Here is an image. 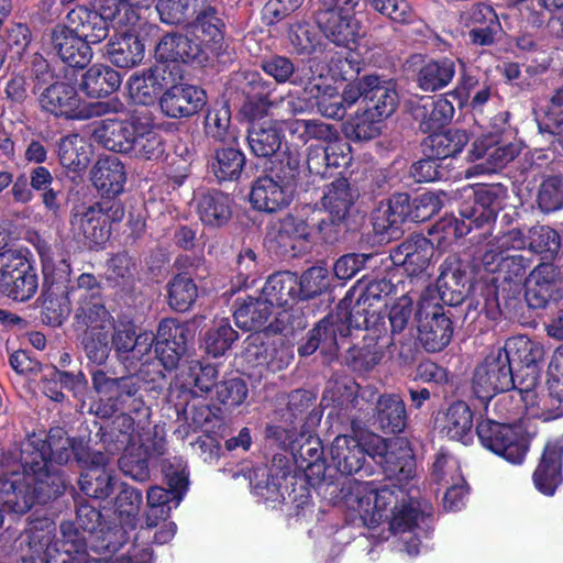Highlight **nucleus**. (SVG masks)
<instances>
[{
	"label": "nucleus",
	"mask_w": 563,
	"mask_h": 563,
	"mask_svg": "<svg viewBox=\"0 0 563 563\" xmlns=\"http://www.w3.org/2000/svg\"><path fill=\"white\" fill-rule=\"evenodd\" d=\"M340 494L344 507L357 514L368 528H374L388 519L389 507V527L394 533L422 530L430 514L427 504L422 505L408 497L399 488L378 486L374 482L349 479L343 484Z\"/></svg>",
	"instance_id": "obj_1"
},
{
	"label": "nucleus",
	"mask_w": 563,
	"mask_h": 563,
	"mask_svg": "<svg viewBox=\"0 0 563 563\" xmlns=\"http://www.w3.org/2000/svg\"><path fill=\"white\" fill-rule=\"evenodd\" d=\"M45 448L42 442L25 441L19 461L5 471L0 468V501L8 511L23 515L64 492L66 481L45 467Z\"/></svg>",
	"instance_id": "obj_2"
},
{
	"label": "nucleus",
	"mask_w": 563,
	"mask_h": 563,
	"mask_svg": "<svg viewBox=\"0 0 563 563\" xmlns=\"http://www.w3.org/2000/svg\"><path fill=\"white\" fill-rule=\"evenodd\" d=\"M330 454L336 470L346 475L365 468L366 455L382 467L388 478L399 483L411 478L415 473L411 450L400 438L385 440L373 434L362 444L354 437L342 434L333 440Z\"/></svg>",
	"instance_id": "obj_3"
},
{
	"label": "nucleus",
	"mask_w": 563,
	"mask_h": 563,
	"mask_svg": "<svg viewBox=\"0 0 563 563\" xmlns=\"http://www.w3.org/2000/svg\"><path fill=\"white\" fill-rule=\"evenodd\" d=\"M102 288L99 280L92 274L84 273L77 280L76 286L60 297L56 313L49 317V322L60 324L70 312L71 302H76L75 319L86 330L111 329L113 317L104 307Z\"/></svg>",
	"instance_id": "obj_4"
},
{
	"label": "nucleus",
	"mask_w": 563,
	"mask_h": 563,
	"mask_svg": "<svg viewBox=\"0 0 563 563\" xmlns=\"http://www.w3.org/2000/svg\"><path fill=\"white\" fill-rule=\"evenodd\" d=\"M92 385L99 396L96 413L106 418L112 416L115 411L133 413L140 422L148 421L151 412L145 405L141 394V382L139 378L129 376L112 378L103 371L92 373Z\"/></svg>",
	"instance_id": "obj_5"
},
{
	"label": "nucleus",
	"mask_w": 563,
	"mask_h": 563,
	"mask_svg": "<svg viewBox=\"0 0 563 563\" xmlns=\"http://www.w3.org/2000/svg\"><path fill=\"white\" fill-rule=\"evenodd\" d=\"M168 489L162 486H151L146 493L145 523L140 529L142 537H150L151 530L158 525L159 519H167L172 509L181 503L188 486L186 464L180 457L166 460L162 466Z\"/></svg>",
	"instance_id": "obj_6"
},
{
	"label": "nucleus",
	"mask_w": 563,
	"mask_h": 563,
	"mask_svg": "<svg viewBox=\"0 0 563 563\" xmlns=\"http://www.w3.org/2000/svg\"><path fill=\"white\" fill-rule=\"evenodd\" d=\"M124 218L121 201L103 199L90 206H77L71 211L73 238L89 247L103 245L111 234V224Z\"/></svg>",
	"instance_id": "obj_7"
},
{
	"label": "nucleus",
	"mask_w": 563,
	"mask_h": 563,
	"mask_svg": "<svg viewBox=\"0 0 563 563\" xmlns=\"http://www.w3.org/2000/svg\"><path fill=\"white\" fill-rule=\"evenodd\" d=\"M515 385L507 352L503 346L492 349L474 372L473 390L476 397L487 401L498 393L512 389Z\"/></svg>",
	"instance_id": "obj_8"
},
{
	"label": "nucleus",
	"mask_w": 563,
	"mask_h": 563,
	"mask_svg": "<svg viewBox=\"0 0 563 563\" xmlns=\"http://www.w3.org/2000/svg\"><path fill=\"white\" fill-rule=\"evenodd\" d=\"M471 196L462 203L460 208L461 219L450 217L441 221V227L448 234L455 238L466 235L473 227L483 228L489 225L496 219L494 203L496 195L488 188L478 190L467 189Z\"/></svg>",
	"instance_id": "obj_9"
},
{
	"label": "nucleus",
	"mask_w": 563,
	"mask_h": 563,
	"mask_svg": "<svg viewBox=\"0 0 563 563\" xmlns=\"http://www.w3.org/2000/svg\"><path fill=\"white\" fill-rule=\"evenodd\" d=\"M477 435L482 444L512 464H521L526 457L529 440L519 428L485 420L477 426Z\"/></svg>",
	"instance_id": "obj_10"
},
{
	"label": "nucleus",
	"mask_w": 563,
	"mask_h": 563,
	"mask_svg": "<svg viewBox=\"0 0 563 563\" xmlns=\"http://www.w3.org/2000/svg\"><path fill=\"white\" fill-rule=\"evenodd\" d=\"M296 187V172L282 176H263L254 180L250 191V203L258 211L273 213L286 208L294 196Z\"/></svg>",
	"instance_id": "obj_11"
},
{
	"label": "nucleus",
	"mask_w": 563,
	"mask_h": 563,
	"mask_svg": "<svg viewBox=\"0 0 563 563\" xmlns=\"http://www.w3.org/2000/svg\"><path fill=\"white\" fill-rule=\"evenodd\" d=\"M183 74L179 64H155L131 75L128 80L129 95L136 103L152 104L170 84L181 80Z\"/></svg>",
	"instance_id": "obj_12"
},
{
	"label": "nucleus",
	"mask_w": 563,
	"mask_h": 563,
	"mask_svg": "<svg viewBox=\"0 0 563 563\" xmlns=\"http://www.w3.org/2000/svg\"><path fill=\"white\" fill-rule=\"evenodd\" d=\"M38 254L42 261L44 278L43 307L44 310L52 311L54 316L57 305L60 302V297L66 296L73 287V285L68 286L71 268L68 260L62 254H55L49 246H40Z\"/></svg>",
	"instance_id": "obj_13"
},
{
	"label": "nucleus",
	"mask_w": 563,
	"mask_h": 563,
	"mask_svg": "<svg viewBox=\"0 0 563 563\" xmlns=\"http://www.w3.org/2000/svg\"><path fill=\"white\" fill-rule=\"evenodd\" d=\"M73 525V538H76L75 531L79 536H85L88 548L115 549L124 539L122 528H101V514L95 507L88 504H80L77 507L76 521L65 522Z\"/></svg>",
	"instance_id": "obj_14"
},
{
	"label": "nucleus",
	"mask_w": 563,
	"mask_h": 563,
	"mask_svg": "<svg viewBox=\"0 0 563 563\" xmlns=\"http://www.w3.org/2000/svg\"><path fill=\"white\" fill-rule=\"evenodd\" d=\"M194 339V331L188 323H179L174 319L159 322L155 353L165 369L177 367L181 356L187 351V344Z\"/></svg>",
	"instance_id": "obj_15"
},
{
	"label": "nucleus",
	"mask_w": 563,
	"mask_h": 563,
	"mask_svg": "<svg viewBox=\"0 0 563 563\" xmlns=\"http://www.w3.org/2000/svg\"><path fill=\"white\" fill-rule=\"evenodd\" d=\"M41 108L59 118L82 120L90 115V110L79 97L75 86L57 81L45 88L38 98Z\"/></svg>",
	"instance_id": "obj_16"
},
{
	"label": "nucleus",
	"mask_w": 563,
	"mask_h": 563,
	"mask_svg": "<svg viewBox=\"0 0 563 563\" xmlns=\"http://www.w3.org/2000/svg\"><path fill=\"white\" fill-rule=\"evenodd\" d=\"M56 527L49 519L32 520L14 542V549L23 562L44 563L54 550Z\"/></svg>",
	"instance_id": "obj_17"
},
{
	"label": "nucleus",
	"mask_w": 563,
	"mask_h": 563,
	"mask_svg": "<svg viewBox=\"0 0 563 563\" xmlns=\"http://www.w3.org/2000/svg\"><path fill=\"white\" fill-rule=\"evenodd\" d=\"M207 96L201 88L188 84H170L159 98L162 112L173 119L188 118L201 110Z\"/></svg>",
	"instance_id": "obj_18"
},
{
	"label": "nucleus",
	"mask_w": 563,
	"mask_h": 563,
	"mask_svg": "<svg viewBox=\"0 0 563 563\" xmlns=\"http://www.w3.org/2000/svg\"><path fill=\"white\" fill-rule=\"evenodd\" d=\"M353 289L340 301L336 314H331L322 319L314 328V335L320 343V352L333 360L340 345V340L346 338L353 325L346 319L350 312V306L353 301ZM354 329H356L354 327Z\"/></svg>",
	"instance_id": "obj_19"
},
{
	"label": "nucleus",
	"mask_w": 563,
	"mask_h": 563,
	"mask_svg": "<svg viewBox=\"0 0 563 563\" xmlns=\"http://www.w3.org/2000/svg\"><path fill=\"white\" fill-rule=\"evenodd\" d=\"M419 341L428 352H439L451 341V320L440 306L421 305L418 311Z\"/></svg>",
	"instance_id": "obj_20"
},
{
	"label": "nucleus",
	"mask_w": 563,
	"mask_h": 563,
	"mask_svg": "<svg viewBox=\"0 0 563 563\" xmlns=\"http://www.w3.org/2000/svg\"><path fill=\"white\" fill-rule=\"evenodd\" d=\"M433 253V244L428 239L413 235L394 249L390 258L395 265L402 266L409 276H429Z\"/></svg>",
	"instance_id": "obj_21"
},
{
	"label": "nucleus",
	"mask_w": 563,
	"mask_h": 563,
	"mask_svg": "<svg viewBox=\"0 0 563 563\" xmlns=\"http://www.w3.org/2000/svg\"><path fill=\"white\" fill-rule=\"evenodd\" d=\"M117 483L114 471L109 467V457L100 452L91 455V466L79 478L80 490L96 499L108 498Z\"/></svg>",
	"instance_id": "obj_22"
},
{
	"label": "nucleus",
	"mask_w": 563,
	"mask_h": 563,
	"mask_svg": "<svg viewBox=\"0 0 563 563\" xmlns=\"http://www.w3.org/2000/svg\"><path fill=\"white\" fill-rule=\"evenodd\" d=\"M110 14L109 11H104L101 3L99 11L84 7L76 8L67 14V20L69 27L89 45V43H100L108 36Z\"/></svg>",
	"instance_id": "obj_23"
},
{
	"label": "nucleus",
	"mask_w": 563,
	"mask_h": 563,
	"mask_svg": "<svg viewBox=\"0 0 563 563\" xmlns=\"http://www.w3.org/2000/svg\"><path fill=\"white\" fill-rule=\"evenodd\" d=\"M317 21L323 35L338 46L350 47L361 36L360 22L352 11L319 12Z\"/></svg>",
	"instance_id": "obj_24"
},
{
	"label": "nucleus",
	"mask_w": 563,
	"mask_h": 563,
	"mask_svg": "<svg viewBox=\"0 0 563 563\" xmlns=\"http://www.w3.org/2000/svg\"><path fill=\"white\" fill-rule=\"evenodd\" d=\"M201 49L194 43L188 30L186 34L170 33L164 35L155 48L156 64H181L196 62L205 63L201 56Z\"/></svg>",
	"instance_id": "obj_25"
},
{
	"label": "nucleus",
	"mask_w": 563,
	"mask_h": 563,
	"mask_svg": "<svg viewBox=\"0 0 563 563\" xmlns=\"http://www.w3.org/2000/svg\"><path fill=\"white\" fill-rule=\"evenodd\" d=\"M393 289L394 285L385 278L368 283L360 291L354 306L349 309L350 312L346 319L350 324L356 329L367 328L369 318L376 314V310L373 309L375 302L379 301L382 297L389 295Z\"/></svg>",
	"instance_id": "obj_26"
},
{
	"label": "nucleus",
	"mask_w": 563,
	"mask_h": 563,
	"mask_svg": "<svg viewBox=\"0 0 563 563\" xmlns=\"http://www.w3.org/2000/svg\"><path fill=\"white\" fill-rule=\"evenodd\" d=\"M222 22L214 10L209 9L197 16L196 22L188 29V32L200 48L203 60L216 54L221 48L223 41Z\"/></svg>",
	"instance_id": "obj_27"
},
{
	"label": "nucleus",
	"mask_w": 563,
	"mask_h": 563,
	"mask_svg": "<svg viewBox=\"0 0 563 563\" xmlns=\"http://www.w3.org/2000/svg\"><path fill=\"white\" fill-rule=\"evenodd\" d=\"M135 131L129 154L136 158L158 159L165 148L161 133L147 114H135Z\"/></svg>",
	"instance_id": "obj_28"
},
{
	"label": "nucleus",
	"mask_w": 563,
	"mask_h": 563,
	"mask_svg": "<svg viewBox=\"0 0 563 563\" xmlns=\"http://www.w3.org/2000/svg\"><path fill=\"white\" fill-rule=\"evenodd\" d=\"M52 44L60 59L71 67H84L91 58L90 46L69 26H57L52 34Z\"/></svg>",
	"instance_id": "obj_29"
},
{
	"label": "nucleus",
	"mask_w": 563,
	"mask_h": 563,
	"mask_svg": "<svg viewBox=\"0 0 563 563\" xmlns=\"http://www.w3.org/2000/svg\"><path fill=\"white\" fill-rule=\"evenodd\" d=\"M91 181L103 196H118L126 181L124 165L117 156L100 157L91 169Z\"/></svg>",
	"instance_id": "obj_30"
},
{
	"label": "nucleus",
	"mask_w": 563,
	"mask_h": 563,
	"mask_svg": "<svg viewBox=\"0 0 563 563\" xmlns=\"http://www.w3.org/2000/svg\"><path fill=\"white\" fill-rule=\"evenodd\" d=\"M135 125V114L128 121L104 119L96 128L95 137L109 151L129 154Z\"/></svg>",
	"instance_id": "obj_31"
},
{
	"label": "nucleus",
	"mask_w": 563,
	"mask_h": 563,
	"mask_svg": "<svg viewBox=\"0 0 563 563\" xmlns=\"http://www.w3.org/2000/svg\"><path fill=\"white\" fill-rule=\"evenodd\" d=\"M456 74V63L449 57L422 60L416 80L420 89L434 92L448 87Z\"/></svg>",
	"instance_id": "obj_32"
},
{
	"label": "nucleus",
	"mask_w": 563,
	"mask_h": 563,
	"mask_svg": "<svg viewBox=\"0 0 563 563\" xmlns=\"http://www.w3.org/2000/svg\"><path fill=\"white\" fill-rule=\"evenodd\" d=\"M368 90L365 95V109L376 118L387 119L398 106V93L391 80H384L378 76L369 75L366 84Z\"/></svg>",
	"instance_id": "obj_33"
},
{
	"label": "nucleus",
	"mask_w": 563,
	"mask_h": 563,
	"mask_svg": "<svg viewBox=\"0 0 563 563\" xmlns=\"http://www.w3.org/2000/svg\"><path fill=\"white\" fill-rule=\"evenodd\" d=\"M440 432L464 445L473 441V412L464 401L452 404L439 420Z\"/></svg>",
	"instance_id": "obj_34"
},
{
	"label": "nucleus",
	"mask_w": 563,
	"mask_h": 563,
	"mask_svg": "<svg viewBox=\"0 0 563 563\" xmlns=\"http://www.w3.org/2000/svg\"><path fill=\"white\" fill-rule=\"evenodd\" d=\"M561 468L562 448L558 444H548L533 473L536 488L544 495H553L562 482Z\"/></svg>",
	"instance_id": "obj_35"
},
{
	"label": "nucleus",
	"mask_w": 563,
	"mask_h": 563,
	"mask_svg": "<svg viewBox=\"0 0 563 563\" xmlns=\"http://www.w3.org/2000/svg\"><path fill=\"white\" fill-rule=\"evenodd\" d=\"M303 92L323 117L330 119L344 117L345 108L336 88L327 84L322 77L308 80L305 84Z\"/></svg>",
	"instance_id": "obj_36"
},
{
	"label": "nucleus",
	"mask_w": 563,
	"mask_h": 563,
	"mask_svg": "<svg viewBox=\"0 0 563 563\" xmlns=\"http://www.w3.org/2000/svg\"><path fill=\"white\" fill-rule=\"evenodd\" d=\"M231 198L219 190H208L197 198V212L205 225L220 228L232 216Z\"/></svg>",
	"instance_id": "obj_37"
},
{
	"label": "nucleus",
	"mask_w": 563,
	"mask_h": 563,
	"mask_svg": "<svg viewBox=\"0 0 563 563\" xmlns=\"http://www.w3.org/2000/svg\"><path fill=\"white\" fill-rule=\"evenodd\" d=\"M283 134L277 121L265 119L251 123L247 143L252 153L258 157H269L282 146Z\"/></svg>",
	"instance_id": "obj_38"
},
{
	"label": "nucleus",
	"mask_w": 563,
	"mask_h": 563,
	"mask_svg": "<svg viewBox=\"0 0 563 563\" xmlns=\"http://www.w3.org/2000/svg\"><path fill=\"white\" fill-rule=\"evenodd\" d=\"M518 154L515 145L503 146L484 145V141L477 140L474 143L472 155L474 159L486 158V163H478L466 170V176L472 177L479 174H490L511 162Z\"/></svg>",
	"instance_id": "obj_39"
},
{
	"label": "nucleus",
	"mask_w": 563,
	"mask_h": 563,
	"mask_svg": "<svg viewBox=\"0 0 563 563\" xmlns=\"http://www.w3.org/2000/svg\"><path fill=\"white\" fill-rule=\"evenodd\" d=\"M412 115L428 131L450 122L454 115V107L443 97H422L412 109Z\"/></svg>",
	"instance_id": "obj_40"
},
{
	"label": "nucleus",
	"mask_w": 563,
	"mask_h": 563,
	"mask_svg": "<svg viewBox=\"0 0 563 563\" xmlns=\"http://www.w3.org/2000/svg\"><path fill=\"white\" fill-rule=\"evenodd\" d=\"M73 525H62L64 538L63 549L59 550L54 544V550L45 556L44 563H96L87 553V540L85 536H79L75 531L76 538H73Z\"/></svg>",
	"instance_id": "obj_41"
},
{
	"label": "nucleus",
	"mask_w": 563,
	"mask_h": 563,
	"mask_svg": "<svg viewBox=\"0 0 563 563\" xmlns=\"http://www.w3.org/2000/svg\"><path fill=\"white\" fill-rule=\"evenodd\" d=\"M354 196L345 178H338L329 184L321 198V206L333 223H341L350 212Z\"/></svg>",
	"instance_id": "obj_42"
},
{
	"label": "nucleus",
	"mask_w": 563,
	"mask_h": 563,
	"mask_svg": "<svg viewBox=\"0 0 563 563\" xmlns=\"http://www.w3.org/2000/svg\"><path fill=\"white\" fill-rule=\"evenodd\" d=\"M144 44L137 35L123 32L120 36L111 40L107 53L118 67L131 68L140 64L144 58Z\"/></svg>",
	"instance_id": "obj_43"
},
{
	"label": "nucleus",
	"mask_w": 563,
	"mask_h": 563,
	"mask_svg": "<svg viewBox=\"0 0 563 563\" xmlns=\"http://www.w3.org/2000/svg\"><path fill=\"white\" fill-rule=\"evenodd\" d=\"M274 308H285L298 296V277L289 272L272 275L266 280L261 292Z\"/></svg>",
	"instance_id": "obj_44"
},
{
	"label": "nucleus",
	"mask_w": 563,
	"mask_h": 563,
	"mask_svg": "<svg viewBox=\"0 0 563 563\" xmlns=\"http://www.w3.org/2000/svg\"><path fill=\"white\" fill-rule=\"evenodd\" d=\"M468 136L465 131L446 130L430 134L423 142V153L437 159L455 156L467 144Z\"/></svg>",
	"instance_id": "obj_45"
},
{
	"label": "nucleus",
	"mask_w": 563,
	"mask_h": 563,
	"mask_svg": "<svg viewBox=\"0 0 563 563\" xmlns=\"http://www.w3.org/2000/svg\"><path fill=\"white\" fill-rule=\"evenodd\" d=\"M121 85L120 74L107 65H93L82 76L81 88L92 98H101L115 91Z\"/></svg>",
	"instance_id": "obj_46"
},
{
	"label": "nucleus",
	"mask_w": 563,
	"mask_h": 563,
	"mask_svg": "<svg viewBox=\"0 0 563 563\" xmlns=\"http://www.w3.org/2000/svg\"><path fill=\"white\" fill-rule=\"evenodd\" d=\"M375 417L379 428L385 432H401L406 426V409L402 399L395 394L379 396Z\"/></svg>",
	"instance_id": "obj_47"
},
{
	"label": "nucleus",
	"mask_w": 563,
	"mask_h": 563,
	"mask_svg": "<svg viewBox=\"0 0 563 563\" xmlns=\"http://www.w3.org/2000/svg\"><path fill=\"white\" fill-rule=\"evenodd\" d=\"M291 140L306 145L311 140L331 142L336 139V130L320 120L291 119L286 122Z\"/></svg>",
	"instance_id": "obj_48"
},
{
	"label": "nucleus",
	"mask_w": 563,
	"mask_h": 563,
	"mask_svg": "<svg viewBox=\"0 0 563 563\" xmlns=\"http://www.w3.org/2000/svg\"><path fill=\"white\" fill-rule=\"evenodd\" d=\"M273 307L261 294L257 298L244 300L234 311L235 323L240 329L253 331L263 328L273 314Z\"/></svg>",
	"instance_id": "obj_49"
},
{
	"label": "nucleus",
	"mask_w": 563,
	"mask_h": 563,
	"mask_svg": "<svg viewBox=\"0 0 563 563\" xmlns=\"http://www.w3.org/2000/svg\"><path fill=\"white\" fill-rule=\"evenodd\" d=\"M554 269L550 265H540L530 274L527 282L526 298L533 308H543L554 292Z\"/></svg>",
	"instance_id": "obj_50"
},
{
	"label": "nucleus",
	"mask_w": 563,
	"mask_h": 563,
	"mask_svg": "<svg viewBox=\"0 0 563 563\" xmlns=\"http://www.w3.org/2000/svg\"><path fill=\"white\" fill-rule=\"evenodd\" d=\"M249 362L254 366L265 367L271 372H278L289 365L292 355L284 344L253 345L245 352Z\"/></svg>",
	"instance_id": "obj_51"
},
{
	"label": "nucleus",
	"mask_w": 563,
	"mask_h": 563,
	"mask_svg": "<svg viewBox=\"0 0 563 563\" xmlns=\"http://www.w3.org/2000/svg\"><path fill=\"white\" fill-rule=\"evenodd\" d=\"M142 503L143 495L141 490L126 483L120 484L119 493L114 498L113 509L122 525V529H133L135 527ZM123 532L125 533V530Z\"/></svg>",
	"instance_id": "obj_52"
},
{
	"label": "nucleus",
	"mask_w": 563,
	"mask_h": 563,
	"mask_svg": "<svg viewBox=\"0 0 563 563\" xmlns=\"http://www.w3.org/2000/svg\"><path fill=\"white\" fill-rule=\"evenodd\" d=\"M503 349L507 352L510 363L518 361L521 366L541 367L544 358L543 345L525 335L508 339Z\"/></svg>",
	"instance_id": "obj_53"
},
{
	"label": "nucleus",
	"mask_w": 563,
	"mask_h": 563,
	"mask_svg": "<svg viewBox=\"0 0 563 563\" xmlns=\"http://www.w3.org/2000/svg\"><path fill=\"white\" fill-rule=\"evenodd\" d=\"M58 158L69 170L84 169L89 163V151L85 140L77 134L63 137L58 143Z\"/></svg>",
	"instance_id": "obj_54"
},
{
	"label": "nucleus",
	"mask_w": 563,
	"mask_h": 563,
	"mask_svg": "<svg viewBox=\"0 0 563 563\" xmlns=\"http://www.w3.org/2000/svg\"><path fill=\"white\" fill-rule=\"evenodd\" d=\"M526 239L529 250L542 255V258L547 261L553 260L561 247L559 233L547 225L530 228Z\"/></svg>",
	"instance_id": "obj_55"
},
{
	"label": "nucleus",
	"mask_w": 563,
	"mask_h": 563,
	"mask_svg": "<svg viewBox=\"0 0 563 563\" xmlns=\"http://www.w3.org/2000/svg\"><path fill=\"white\" fill-rule=\"evenodd\" d=\"M236 338L238 333L233 330L228 319H217L206 333V351L214 357L223 355Z\"/></svg>",
	"instance_id": "obj_56"
},
{
	"label": "nucleus",
	"mask_w": 563,
	"mask_h": 563,
	"mask_svg": "<svg viewBox=\"0 0 563 563\" xmlns=\"http://www.w3.org/2000/svg\"><path fill=\"white\" fill-rule=\"evenodd\" d=\"M261 68L269 77L274 78L277 84L290 82L292 85L306 84L305 78L296 68L294 62L283 55H273L261 62Z\"/></svg>",
	"instance_id": "obj_57"
},
{
	"label": "nucleus",
	"mask_w": 563,
	"mask_h": 563,
	"mask_svg": "<svg viewBox=\"0 0 563 563\" xmlns=\"http://www.w3.org/2000/svg\"><path fill=\"white\" fill-rule=\"evenodd\" d=\"M269 234L279 246L294 249L296 240L308 238L309 228L302 219L288 214L272 227Z\"/></svg>",
	"instance_id": "obj_58"
},
{
	"label": "nucleus",
	"mask_w": 563,
	"mask_h": 563,
	"mask_svg": "<svg viewBox=\"0 0 563 563\" xmlns=\"http://www.w3.org/2000/svg\"><path fill=\"white\" fill-rule=\"evenodd\" d=\"M245 164L244 154L235 148L219 150L212 163V170L220 181L238 179Z\"/></svg>",
	"instance_id": "obj_59"
},
{
	"label": "nucleus",
	"mask_w": 563,
	"mask_h": 563,
	"mask_svg": "<svg viewBox=\"0 0 563 563\" xmlns=\"http://www.w3.org/2000/svg\"><path fill=\"white\" fill-rule=\"evenodd\" d=\"M111 329L85 330L81 344L86 356L95 364H104L110 355L112 345L110 342Z\"/></svg>",
	"instance_id": "obj_60"
},
{
	"label": "nucleus",
	"mask_w": 563,
	"mask_h": 563,
	"mask_svg": "<svg viewBox=\"0 0 563 563\" xmlns=\"http://www.w3.org/2000/svg\"><path fill=\"white\" fill-rule=\"evenodd\" d=\"M196 284L186 275H177L168 283V303L177 311H187L197 299Z\"/></svg>",
	"instance_id": "obj_61"
},
{
	"label": "nucleus",
	"mask_w": 563,
	"mask_h": 563,
	"mask_svg": "<svg viewBox=\"0 0 563 563\" xmlns=\"http://www.w3.org/2000/svg\"><path fill=\"white\" fill-rule=\"evenodd\" d=\"M289 41L298 54H311L321 45L317 27L306 21L296 22L290 26Z\"/></svg>",
	"instance_id": "obj_62"
},
{
	"label": "nucleus",
	"mask_w": 563,
	"mask_h": 563,
	"mask_svg": "<svg viewBox=\"0 0 563 563\" xmlns=\"http://www.w3.org/2000/svg\"><path fill=\"white\" fill-rule=\"evenodd\" d=\"M31 41L30 30L25 24L15 23L9 30L5 40L0 41V46L5 47L9 67L22 60Z\"/></svg>",
	"instance_id": "obj_63"
},
{
	"label": "nucleus",
	"mask_w": 563,
	"mask_h": 563,
	"mask_svg": "<svg viewBox=\"0 0 563 563\" xmlns=\"http://www.w3.org/2000/svg\"><path fill=\"white\" fill-rule=\"evenodd\" d=\"M538 206L543 212H552L563 207V179L549 176L540 184Z\"/></svg>",
	"instance_id": "obj_64"
}]
</instances>
